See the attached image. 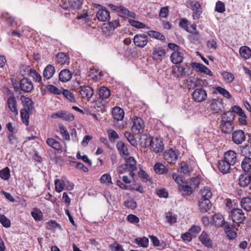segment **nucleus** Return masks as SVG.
Returning a JSON list of instances; mask_svg holds the SVG:
<instances>
[{"instance_id": "obj_1", "label": "nucleus", "mask_w": 251, "mask_h": 251, "mask_svg": "<svg viewBox=\"0 0 251 251\" xmlns=\"http://www.w3.org/2000/svg\"><path fill=\"white\" fill-rule=\"evenodd\" d=\"M231 216L233 222L237 223L238 226H240V224H243L246 220L245 213L239 208L232 209L231 211Z\"/></svg>"}, {"instance_id": "obj_2", "label": "nucleus", "mask_w": 251, "mask_h": 251, "mask_svg": "<svg viewBox=\"0 0 251 251\" xmlns=\"http://www.w3.org/2000/svg\"><path fill=\"white\" fill-rule=\"evenodd\" d=\"M14 90L16 92L22 90L25 93H29L33 89V85L31 81L26 78H23L20 82V88L18 87L15 86Z\"/></svg>"}, {"instance_id": "obj_3", "label": "nucleus", "mask_w": 251, "mask_h": 251, "mask_svg": "<svg viewBox=\"0 0 251 251\" xmlns=\"http://www.w3.org/2000/svg\"><path fill=\"white\" fill-rule=\"evenodd\" d=\"M179 152L176 149H170L167 150L164 153L163 157L165 160L169 164L176 163Z\"/></svg>"}, {"instance_id": "obj_4", "label": "nucleus", "mask_w": 251, "mask_h": 251, "mask_svg": "<svg viewBox=\"0 0 251 251\" xmlns=\"http://www.w3.org/2000/svg\"><path fill=\"white\" fill-rule=\"evenodd\" d=\"M192 97L195 101L200 102L205 100L207 98V93L202 88H197L192 94Z\"/></svg>"}, {"instance_id": "obj_5", "label": "nucleus", "mask_w": 251, "mask_h": 251, "mask_svg": "<svg viewBox=\"0 0 251 251\" xmlns=\"http://www.w3.org/2000/svg\"><path fill=\"white\" fill-rule=\"evenodd\" d=\"M132 130L133 132L139 133L144 127V122L142 118L134 116L132 118Z\"/></svg>"}, {"instance_id": "obj_6", "label": "nucleus", "mask_w": 251, "mask_h": 251, "mask_svg": "<svg viewBox=\"0 0 251 251\" xmlns=\"http://www.w3.org/2000/svg\"><path fill=\"white\" fill-rule=\"evenodd\" d=\"M119 25V21L116 20L104 24L102 27V30L105 34H109L113 32L115 28Z\"/></svg>"}, {"instance_id": "obj_7", "label": "nucleus", "mask_w": 251, "mask_h": 251, "mask_svg": "<svg viewBox=\"0 0 251 251\" xmlns=\"http://www.w3.org/2000/svg\"><path fill=\"white\" fill-rule=\"evenodd\" d=\"M97 7H100L101 8L99 9L97 13V17L99 21L105 22L109 21L110 19V12L107 11L106 8L103 6H101L100 4H97Z\"/></svg>"}, {"instance_id": "obj_8", "label": "nucleus", "mask_w": 251, "mask_h": 251, "mask_svg": "<svg viewBox=\"0 0 251 251\" xmlns=\"http://www.w3.org/2000/svg\"><path fill=\"white\" fill-rule=\"evenodd\" d=\"M147 36L145 34H136L133 38L135 45L139 48H144L148 43Z\"/></svg>"}, {"instance_id": "obj_9", "label": "nucleus", "mask_w": 251, "mask_h": 251, "mask_svg": "<svg viewBox=\"0 0 251 251\" xmlns=\"http://www.w3.org/2000/svg\"><path fill=\"white\" fill-rule=\"evenodd\" d=\"M79 94L82 99L90 100L94 95L93 89L89 86L80 87Z\"/></svg>"}, {"instance_id": "obj_10", "label": "nucleus", "mask_w": 251, "mask_h": 251, "mask_svg": "<svg viewBox=\"0 0 251 251\" xmlns=\"http://www.w3.org/2000/svg\"><path fill=\"white\" fill-rule=\"evenodd\" d=\"M232 140L237 145H240L245 140L246 135L242 130H237L232 133Z\"/></svg>"}, {"instance_id": "obj_11", "label": "nucleus", "mask_w": 251, "mask_h": 251, "mask_svg": "<svg viewBox=\"0 0 251 251\" xmlns=\"http://www.w3.org/2000/svg\"><path fill=\"white\" fill-rule=\"evenodd\" d=\"M199 240L201 243L207 248H212L213 242L209 235L205 231H203L199 237Z\"/></svg>"}, {"instance_id": "obj_12", "label": "nucleus", "mask_w": 251, "mask_h": 251, "mask_svg": "<svg viewBox=\"0 0 251 251\" xmlns=\"http://www.w3.org/2000/svg\"><path fill=\"white\" fill-rule=\"evenodd\" d=\"M150 145L155 153H159L163 151L164 149V145L161 141L157 139H153L152 140L150 141Z\"/></svg>"}, {"instance_id": "obj_13", "label": "nucleus", "mask_w": 251, "mask_h": 251, "mask_svg": "<svg viewBox=\"0 0 251 251\" xmlns=\"http://www.w3.org/2000/svg\"><path fill=\"white\" fill-rule=\"evenodd\" d=\"M51 117L52 118H60L63 120L67 121H72L74 120V115L71 113L67 111H60L57 113H53Z\"/></svg>"}, {"instance_id": "obj_14", "label": "nucleus", "mask_w": 251, "mask_h": 251, "mask_svg": "<svg viewBox=\"0 0 251 251\" xmlns=\"http://www.w3.org/2000/svg\"><path fill=\"white\" fill-rule=\"evenodd\" d=\"M166 51L160 48L154 49L152 52L153 59L156 62H161L165 57Z\"/></svg>"}, {"instance_id": "obj_15", "label": "nucleus", "mask_w": 251, "mask_h": 251, "mask_svg": "<svg viewBox=\"0 0 251 251\" xmlns=\"http://www.w3.org/2000/svg\"><path fill=\"white\" fill-rule=\"evenodd\" d=\"M21 100L24 106L23 109L27 110L29 112H32L34 109V103L32 100L28 97L22 96L21 97Z\"/></svg>"}, {"instance_id": "obj_16", "label": "nucleus", "mask_w": 251, "mask_h": 251, "mask_svg": "<svg viewBox=\"0 0 251 251\" xmlns=\"http://www.w3.org/2000/svg\"><path fill=\"white\" fill-rule=\"evenodd\" d=\"M210 108L215 113H220L222 112L224 108L223 100L221 99H213L212 100L210 105Z\"/></svg>"}, {"instance_id": "obj_17", "label": "nucleus", "mask_w": 251, "mask_h": 251, "mask_svg": "<svg viewBox=\"0 0 251 251\" xmlns=\"http://www.w3.org/2000/svg\"><path fill=\"white\" fill-rule=\"evenodd\" d=\"M224 160L233 166L237 161V154L233 151H228L225 153Z\"/></svg>"}, {"instance_id": "obj_18", "label": "nucleus", "mask_w": 251, "mask_h": 251, "mask_svg": "<svg viewBox=\"0 0 251 251\" xmlns=\"http://www.w3.org/2000/svg\"><path fill=\"white\" fill-rule=\"evenodd\" d=\"M8 106L10 110L13 113L14 116H17L18 114V110L17 108V103L16 98L14 96L9 97L7 101Z\"/></svg>"}, {"instance_id": "obj_19", "label": "nucleus", "mask_w": 251, "mask_h": 251, "mask_svg": "<svg viewBox=\"0 0 251 251\" xmlns=\"http://www.w3.org/2000/svg\"><path fill=\"white\" fill-rule=\"evenodd\" d=\"M55 72V69L54 66L51 65H47L44 69L43 73L44 77V81L45 82L46 79L51 78Z\"/></svg>"}, {"instance_id": "obj_20", "label": "nucleus", "mask_w": 251, "mask_h": 251, "mask_svg": "<svg viewBox=\"0 0 251 251\" xmlns=\"http://www.w3.org/2000/svg\"><path fill=\"white\" fill-rule=\"evenodd\" d=\"M73 75V73L68 69H64L62 70L59 74V79L63 82H66L69 81Z\"/></svg>"}, {"instance_id": "obj_21", "label": "nucleus", "mask_w": 251, "mask_h": 251, "mask_svg": "<svg viewBox=\"0 0 251 251\" xmlns=\"http://www.w3.org/2000/svg\"><path fill=\"white\" fill-rule=\"evenodd\" d=\"M112 114L114 119L117 121H122L125 115L124 110L118 106L113 108Z\"/></svg>"}, {"instance_id": "obj_22", "label": "nucleus", "mask_w": 251, "mask_h": 251, "mask_svg": "<svg viewBox=\"0 0 251 251\" xmlns=\"http://www.w3.org/2000/svg\"><path fill=\"white\" fill-rule=\"evenodd\" d=\"M192 9L193 11V17L194 19H199L202 13V8L200 4L196 1H193L192 2Z\"/></svg>"}, {"instance_id": "obj_23", "label": "nucleus", "mask_w": 251, "mask_h": 251, "mask_svg": "<svg viewBox=\"0 0 251 251\" xmlns=\"http://www.w3.org/2000/svg\"><path fill=\"white\" fill-rule=\"evenodd\" d=\"M224 230L229 240H233L236 237L237 233L233 230L232 225L226 223L224 226Z\"/></svg>"}, {"instance_id": "obj_24", "label": "nucleus", "mask_w": 251, "mask_h": 251, "mask_svg": "<svg viewBox=\"0 0 251 251\" xmlns=\"http://www.w3.org/2000/svg\"><path fill=\"white\" fill-rule=\"evenodd\" d=\"M221 127L222 131L225 133H230L233 129L232 122L230 120H222Z\"/></svg>"}, {"instance_id": "obj_25", "label": "nucleus", "mask_w": 251, "mask_h": 251, "mask_svg": "<svg viewBox=\"0 0 251 251\" xmlns=\"http://www.w3.org/2000/svg\"><path fill=\"white\" fill-rule=\"evenodd\" d=\"M117 149L122 156H126L129 155V152L127 146L122 141H119L116 145Z\"/></svg>"}, {"instance_id": "obj_26", "label": "nucleus", "mask_w": 251, "mask_h": 251, "mask_svg": "<svg viewBox=\"0 0 251 251\" xmlns=\"http://www.w3.org/2000/svg\"><path fill=\"white\" fill-rule=\"evenodd\" d=\"M183 54L180 51H176L172 53L171 55V61L176 65L179 64L183 61Z\"/></svg>"}, {"instance_id": "obj_27", "label": "nucleus", "mask_w": 251, "mask_h": 251, "mask_svg": "<svg viewBox=\"0 0 251 251\" xmlns=\"http://www.w3.org/2000/svg\"><path fill=\"white\" fill-rule=\"evenodd\" d=\"M217 166L220 171L224 174L229 172L230 167L232 165L224 159L219 160Z\"/></svg>"}, {"instance_id": "obj_28", "label": "nucleus", "mask_w": 251, "mask_h": 251, "mask_svg": "<svg viewBox=\"0 0 251 251\" xmlns=\"http://www.w3.org/2000/svg\"><path fill=\"white\" fill-rule=\"evenodd\" d=\"M200 209L202 212H207L211 208L212 204L208 200L201 199L199 201V204Z\"/></svg>"}, {"instance_id": "obj_29", "label": "nucleus", "mask_w": 251, "mask_h": 251, "mask_svg": "<svg viewBox=\"0 0 251 251\" xmlns=\"http://www.w3.org/2000/svg\"><path fill=\"white\" fill-rule=\"evenodd\" d=\"M28 74L33 78L35 82H41L42 76L35 69H31L29 67H26Z\"/></svg>"}, {"instance_id": "obj_30", "label": "nucleus", "mask_w": 251, "mask_h": 251, "mask_svg": "<svg viewBox=\"0 0 251 251\" xmlns=\"http://www.w3.org/2000/svg\"><path fill=\"white\" fill-rule=\"evenodd\" d=\"M205 81L206 82V80L202 81L201 79H197L195 80V78L194 77H189L187 79V83L188 87H189V89L197 88L199 86H201V82Z\"/></svg>"}, {"instance_id": "obj_31", "label": "nucleus", "mask_w": 251, "mask_h": 251, "mask_svg": "<svg viewBox=\"0 0 251 251\" xmlns=\"http://www.w3.org/2000/svg\"><path fill=\"white\" fill-rule=\"evenodd\" d=\"M178 170L185 176H189L191 172V168L185 162H182L178 165Z\"/></svg>"}, {"instance_id": "obj_32", "label": "nucleus", "mask_w": 251, "mask_h": 251, "mask_svg": "<svg viewBox=\"0 0 251 251\" xmlns=\"http://www.w3.org/2000/svg\"><path fill=\"white\" fill-rule=\"evenodd\" d=\"M130 171H136L137 170L136 161L133 157L130 156L125 160V164Z\"/></svg>"}, {"instance_id": "obj_33", "label": "nucleus", "mask_w": 251, "mask_h": 251, "mask_svg": "<svg viewBox=\"0 0 251 251\" xmlns=\"http://www.w3.org/2000/svg\"><path fill=\"white\" fill-rule=\"evenodd\" d=\"M47 144L54 150L58 151H62V146L60 143L53 138H48L47 140Z\"/></svg>"}, {"instance_id": "obj_34", "label": "nucleus", "mask_w": 251, "mask_h": 251, "mask_svg": "<svg viewBox=\"0 0 251 251\" xmlns=\"http://www.w3.org/2000/svg\"><path fill=\"white\" fill-rule=\"evenodd\" d=\"M239 53L241 56L245 59H248L251 57V50L247 46H243L240 48Z\"/></svg>"}, {"instance_id": "obj_35", "label": "nucleus", "mask_w": 251, "mask_h": 251, "mask_svg": "<svg viewBox=\"0 0 251 251\" xmlns=\"http://www.w3.org/2000/svg\"><path fill=\"white\" fill-rule=\"evenodd\" d=\"M154 170L156 173L160 175L167 174L169 172L168 169L161 163H156L154 165Z\"/></svg>"}, {"instance_id": "obj_36", "label": "nucleus", "mask_w": 251, "mask_h": 251, "mask_svg": "<svg viewBox=\"0 0 251 251\" xmlns=\"http://www.w3.org/2000/svg\"><path fill=\"white\" fill-rule=\"evenodd\" d=\"M241 207L247 211H251V198L247 197L243 198L241 200Z\"/></svg>"}, {"instance_id": "obj_37", "label": "nucleus", "mask_w": 251, "mask_h": 251, "mask_svg": "<svg viewBox=\"0 0 251 251\" xmlns=\"http://www.w3.org/2000/svg\"><path fill=\"white\" fill-rule=\"evenodd\" d=\"M241 167L245 172H251V158L245 157L242 162Z\"/></svg>"}, {"instance_id": "obj_38", "label": "nucleus", "mask_w": 251, "mask_h": 251, "mask_svg": "<svg viewBox=\"0 0 251 251\" xmlns=\"http://www.w3.org/2000/svg\"><path fill=\"white\" fill-rule=\"evenodd\" d=\"M251 182V174L248 176L241 175L239 177V184L242 187H247Z\"/></svg>"}, {"instance_id": "obj_39", "label": "nucleus", "mask_w": 251, "mask_h": 251, "mask_svg": "<svg viewBox=\"0 0 251 251\" xmlns=\"http://www.w3.org/2000/svg\"><path fill=\"white\" fill-rule=\"evenodd\" d=\"M56 62L59 65L68 64L69 62V58L65 53H59L57 55Z\"/></svg>"}, {"instance_id": "obj_40", "label": "nucleus", "mask_w": 251, "mask_h": 251, "mask_svg": "<svg viewBox=\"0 0 251 251\" xmlns=\"http://www.w3.org/2000/svg\"><path fill=\"white\" fill-rule=\"evenodd\" d=\"M32 113V112H29L27 110L22 109L20 111L21 117L22 121L24 124L26 126H28L29 124V115Z\"/></svg>"}, {"instance_id": "obj_41", "label": "nucleus", "mask_w": 251, "mask_h": 251, "mask_svg": "<svg viewBox=\"0 0 251 251\" xmlns=\"http://www.w3.org/2000/svg\"><path fill=\"white\" fill-rule=\"evenodd\" d=\"M201 194L202 197L201 199H206L209 200L212 198V193L209 187H205L203 189L201 190Z\"/></svg>"}, {"instance_id": "obj_42", "label": "nucleus", "mask_w": 251, "mask_h": 251, "mask_svg": "<svg viewBox=\"0 0 251 251\" xmlns=\"http://www.w3.org/2000/svg\"><path fill=\"white\" fill-rule=\"evenodd\" d=\"M180 189L183 191V196H190L193 192V188L191 186H189L186 183L183 182L180 185Z\"/></svg>"}, {"instance_id": "obj_43", "label": "nucleus", "mask_w": 251, "mask_h": 251, "mask_svg": "<svg viewBox=\"0 0 251 251\" xmlns=\"http://www.w3.org/2000/svg\"><path fill=\"white\" fill-rule=\"evenodd\" d=\"M135 243L140 247L147 248L149 245V239L146 237H137L135 239Z\"/></svg>"}, {"instance_id": "obj_44", "label": "nucleus", "mask_w": 251, "mask_h": 251, "mask_svg": "<svg viewBox=\"0 0 251 251\" xmlns=\"http://www.w3.org/2000/svg\"><path fill=\"white\" fill-rule=\"evenodd\" d=\"M125 136L127 139V141L132 146L135 147L138 145V143L136 139L134 136L129 132H126L125 133Z\"/></svg>"}, {"instance_id": "obj_45", "label": "nucleus", "mask_w": 251, "mask_h": 251, "mask_svg": "<svg viewBox=\"0 0 251 251\" xmlns=\"http://www.w3.org/2000/svg\"><path fill=\"white\" fill-rule=\"evenodd\" d=\"M99 94L101 99L105 100L110 96V91L107 87L103 86L100 88Z\"/></svg>"}, {"instance_id": "obj_46", "label": "nucleus", "mask_w": 251, "mask_h": 251, "mask_svg": "<svg viewBox=\"0 0 251 251\" xmlns=\"http://www.w3.org/2000/svg\"><path fill=\"white\" fill-rule=\"evenodd\" d=\"M148 35L152 38H154L161 41L165 40V37L164 35L157 31L150 30L148 32Z\"/></svg>"}, {"instance_id": "obj_47", "label": "nucleus", "mask_w": 251, "mask_h": 251, "mask_svg": "<svg viewBox=\"0 0 251 251\" xmlns=\"http://www.w3.org/2000/svg\"><path fill=\"white\" fill-rule=\"evenodd\" d=\"M61 94L70 102H75V99L73 94L68 90L62 89Z\"/></svg>"}, {"instance_id": "obj_48", "label": "nucleus", "mask_w": 251, "mask_h": 251, "mask_svg": "<svg viewBox=\"0 0 251 251\" xmlns=\"http://www.w3.org/2000/svg\"><path fill=\"white\" fill-rule=\"evenodd\" d=\"M0 177L1 179L7 180L10 177V170L6 167L0 171Z\"/></svg>"}, {"instance_id": "obj_49", "label": "nucleus", "mask_w": 251, "mask_h": 251, "mask_svg": "<svg viewBox=\"0 0 251 251\" xmlns=\"http://www.w3.org/2000/svg\"><path fill=\"white\" fill-rule=\"evenodd\" d=\"M46 228L48 230H53L57 228L61 229V227L55 221L51 220L47 223Z\"/></svg>"}, {"instance_id": "obj_50", "label": "nucleus", "mask_w": 251, "mask_h": 251, "mask_svg": "<svg viewBox=\"0 0 251 251\" xmlns=\"http://www.w3.org/2000/svg\"><path fill=\"white\" fill-rule=\"evenodd\" d=\"M31 214L34 219L36 221H40L42 220V212L37 208H34L33 211L31 212Z\"/></svg>"}, {"instance_id": "obj_51", "label": "nucleus", "mask_w": 251, "mask_h": 251, "mask_svg": "<svg viewBox=\"0 0 251 251\" xmlns=\"http://www.w3.org/2000/svg\"><path fill=\"white\" fill-rule=\"evenodd\" d=\"M107 133L109 140L112 143H114L116 140L119 138L118 133L114 130L109 129Z\"/></svg>"}, {"instance_id": "obj_52", "label": "nucleus", "mask_w": 251, "mask_h": 251, "mask_svg": "<svg viewBox=\"0 0 251 251\" xmlns=\"http://www.w3.org/2000/svg\"><path fill=\"white\" fill-rule=\"evenodd\" d=\"M201 228L200 226L193 225L189 229V231L194 238H196L198 234L201 231Z\"/></svg>"}, {"instance_id": "obj_53", "label": "nucleus", "mask_w": 251, "mask_h": 251, "mask_svg": "<svg viewBox=\"0 0 251 251\" xmlns=\"http://www.w3.org/2000/svg\"><path fill=\"white\" fill-rule=\"evenodd\" d=\"M165 217L167 220V222L170 225L176 222V215H173L171 212L166 213Z\"/></svg>"}, {"instance_id": "obj_54", "label": "nucleus", "mask_w": 251, "mask_h": 251, "mask_svg": "<svg viewBox=\"0 0 251 251\" xmlns=\"http://www.w3.org/2000/svg\"><path fill=\"white\" fill-rule=\"evenodd\" d=\"M176 67L177 68V71L178 72V76H180L181 77H182L183 76L185 75L186 73V69H189L190 68L188 65H186L185 66H176Z\"/></svg>"}, {"instance_id": "obj_55", "label": "nucleus", "mask_w": 251, "mask_h": 251, "mask_svg": "<svg viewBox=\"0 0 251 251\" xmlns=\"http://www.w3.org/2000/svg\"><path fill=\"white\" fill-rule=\"evenodd\" d=\"M54 183L55 190L59 193L62 192L64 189V186L65 185L64 182L63 180H60V179H56Z\"/></svg>"}, {"instance_id": "obj_56", "label": "nucleus", "mask_w": 251, "mask_h": 251, "mask_svg": "<svg viewBox=\"0 0 251 251\" xmlns=\"http://www.w3.org/2000/svg\"><path fill=\"white\" fill-rule=\"evenodd\" d=\"M124 205L127 208L133 210L137 207V202L133 199H129L124 202Z\"/></svg>"}, {"instance_id": "obj_57", "label": "nucleus", "mask_w": 251, "mask_h": 251, "mask_svg": "<svg viewBox=\"0 0 251 251\" xmlns=\"http://www.w3.org/2000/svg\"><path fill=\"white\" fill-rule=\"evenodd\" d=\"M47 89L50 93L54 95H60L61 94L62 89L60 90L53 85L50 84L47 85Z\"/></svg>"}, {"instance_id": "obj_58", "label": "nucleus", "mask_w": 251, "mask_h": 251, "mask_svg": "<svg viewBox=\"0 0 251 251\" xmlns=\"http://www.w3.org/2000/svg\"><path fill=\"white\" fill-rule=\"evenodd\" d=\"M232 109L234 114L236 113L239 116H241L242 118H246V115L244 113V111L239 106L234 105L233 107H232Z\"/></svg>"}, {"instance_id": "obj_59", "label": "nucleus", "mask_w": 251, "mask_h": 251, "mask_svg": "<svg viewBox=\"0 0 251 251\" xmlns=\"http://www.w3.org/2000/svg\"><path fill=\"white\" fill-rule=\"evenodd\" d=\"M109 248L111 251H124L123 246L117 243V242H114L113 244L109 245Z\"/></svg>"}, {"instance_id": "obj_60", "label": "nucleus", "mask_w": 251, "mask_h": 251, "mask_svg": "<svg viewBox=\"0 0 251 251\" xmlns=\"http://www.w3.org/2000/svg\"><path fill=\"white\" fill-rule=\"evenodd\" d=\"M235 114L232 111H228L224 113L223 115L222 120H230V122L234 120Z\"/></svg>"}, {"instance_id": "obj_61", "label": "nucleus", "mask_w": 251, "mask_h": 251, "mask_svg": "<svg viewBox=\"0 0 251 251\" xmlns=\"http://www.w3.org/2000/svg\"><path fill=\"white\" fill-rule=\"evenodd\" d=\"M216 92L219 93V94L222 95L225 98L227 99H230L231 98V95L225 89L221 87H218L216 88Z\"/></svg>"}, {"instance_id": "obj_62", "label": "nucleus", "mask_w": 251, "mask_h": 251, "mask_svg": "<svg viewBox=\"0 0 251 251\" xmlns=\"http://www.w3.org/2000/svg\"><path fill=\"white\" fill-rule=\"evenodd\" d=\"M0 222L4 227H9L11 222L4 215H0Z\"/></svg>"}, {"instance_id": "obj_63", "label": "nucleus", "mask_w": 251, "mask_h": 251, "mask_svg": "<svg viewBox=\"0 0 251 251\" xmlns=\"http://www.w3.org/2000/svg\"><path fill=\"white\" fill-rule=\"evenodd\" d=\"M129 23L133 27L139 29L144 28L146 26V25L144 24L134 20H130Z\"/></svg>"}, {"instance_id": "obj_64", "label": "nucleus", "mask_w": 251, "mask_h": 251, "mask_svg": "<svg viewBox=\"0 0 251 251\" xmlns=\"http://www.w3.org/2000/svg\"><path fill=\"white\" fill-rule=\"evenodd\" d=\"M215 11L219 13H222L225 11V5L224 2L218 1L216 2Z\"/></svg>"}]
</instances>
